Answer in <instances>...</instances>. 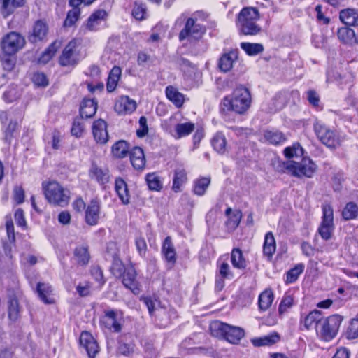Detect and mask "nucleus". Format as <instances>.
Returning a JSON list of instances; mask_svg holds the SVG:
<instances>
[{
    "label": "nucleus",
    "instance_id": "864d4df0",
    "mask_svg": "<svg viewBox=\"0 0 358 358\" xmlns=\"http://www.w3.org/2000/svg\"><path fill=\"white\" fill-rule=\"evenodd\" d=\"M240 47L248 56H255L264 51V46L261 43L242 42Z\"/></svg>",
    "mask_w": 358,
    "mask_h": 358
},
{
    "label": "nucleus",
    "instance_id": "5701e85b",
    "mask_svg": "<svg viewBox=\"0 0 358 358\" xmlns=\"http://www.w3.org/2000/svg\"><path fill=\"white\" fill-rule=\"evenodd\" d=\"M35 292L43 303L52 305L56 303L54 289L50 284L38 282L36 284Z\"/></svg>",
    "mask_w": 358,
    "mask_h": 358
},
{
    "label": "nucleus",
    "instance_id": "a878e982",
    "mask_svg": "<svg viewBox=\"0 0 358 358\" xmlns=\"http://www.w3.org/2000/svg\"><path fill=\"white\" fill-rule=\"evenodd\" d=\"M108 14L103 9H96L88 17L85 22L86 29L90 31H96L102 22L107 20Z\"/></svg>",
    "mask_w": 358,
    "mask_h": 358
},
{
    "label": "nucleus",
    "instance_id": "4468645a",
    "mask_svg": "<svg viewBox=\"0 0 358 358\" xmlns=\"http://www.w3.org/2000/svg\"><path fill=\"white\" fill-rule=\"evenodd\" d=\"M323 318L324 315L322 311L316 309L311 310L304 316H301L299 321L300 329L307 331L315 329L317 335V330L321 327Z\"/></svg>",
    "mask_w": 358,
    "mask_h": 358
},
{
    "label": "nucleus",
    "instance_id": "2eb2a0df",
    "mask_svg": "<svg viewBox=\"0 0 358 358\" xmlns=\"http://www.w3.org/2000/svg\"><path fill=\"white\" fill-rule=\"evenodd\" d=\"M88 176L92 180L99 184L103 190L106 189L107 185L110 180V172L108 167H102L96 163L92 164L88 171Z\"/></svg>",
    "mask_w": 358,
    "mask_h": 358
},
{
    "label": "nucleus",
    "instance_id": "4c0bfd02",
    "mask_svg": "<svg viewBox=\"0 0 358 358\" xmlns=\"http://www.w3.org/2000/svg\"><path fill=\"white\" fill-rule=\"evenodd\" d=\"M122 75V69L118 66H114L109 71L106 80V91L108 93L113 92L120 80Z\"/></svg>",
    "mask_w": 358,
    "mask_h": 358
},
{
    "label": "nucleus",
    "instance_id": "c85d7f7f",
    "mask_svg": "<svg viewBox=\"0 0 358 358\" xmlns=\"http://www.w3.org/2000/svg\"><path fill=\"white\" fill-rule=\"evenodd\" d=\"M230 262L234 268L243 271L248 266V260L240 248H233L230 252Z\"/></svg>",
    "mask_w": 358,
    "mask_h": 358
},
{
    "label": "nucleus",
    "instance_id": "9d476101",
    "mask_svg": "<svg viewBox=\"0 0 358 358\" xmlns=\"http://www.w3.org/2000/svg\"><path fill=\"white\" fill-rule=\"evenodd\" d=\"M322 222L317 229V232L324 241H328L332 237L334 231V210L330 204H324L322 207Z\"/></svg>",
    "mask_w": 358,
    "mask_h": 358
},
{
    "label": "nucleus",
    "instance_id": "f8f14e48",
    "mask_svg": "<svg viewBox=\"0 0 358 358\" xmlns=\"http://www.w3.org/2000/svg\"><path fill=\"white\" fill-rule=\"evenodd\" d=\"M96 0H69L68 4L71 8L66 13L64 20V27H71L79 20L81 15V6H90Z\"/></svg>",
    "mask_w": 358,
    "mask_h": 358
},
{
    "label": "nucleus",
    "instance_id": "72a5a7b5",
    "mask_svg": "<svg viewBox=\"0 0 358 358\" xmlns=\"http://www.w3.org/2000/svg\"><path fill=\"white\" fill-rule=\"evenodd\" d=\"M280 340V337L279 334L276 331H273L264 336L252 338L250 342L254 347H262L271 346L277 343Z\"/></svg>",
    "mask_w": 358,
    "mask_h": 358
},
{
    "label": "nucleus",
    "instance_id": "c9c22d12",
    "mask_svg": "<svg viewBox=\"0 0 358 358\" xmlns=\"http://www.w3.org/2000/svg\"><path fill=\"white\" fill-rule=\"evenodd\" d=\"M129 143L125 140L116 141L111 147V154L115 159H122L127 157L130 152Z\"/></svg>",
    "mask_w": 358,
    "mask_h": 358
},
{
    "label": "nucleus",
    "instance_id": "6e6d98bb",
    "mask_svg": "<svg viewBox=\"0 0 358 358\" xmlns=\"http://www.w3.org/2000/svg\"><path fill=\"white\" fill-rule=\"evenodd\" d=\"M294 162V160H278L273 164V166L277 172L280 173H287L292 176Z\"/></svg>",
    "mask_w": 358,
    "mask_h": 358
},
{
    "label": "nucleus",
    "instance_id": "37998d69",
    "mask_svg": "<svg viewBox=\"0 0 358 358\" xmlns=\"http://www.w3.org/2000/svg\"><path fill=\"white\" fill-rule=\"evenodd\" d=\"M337 36L345 44L354 45L358 43L355 31L348 26L339 28Z\"/></svg>",
    "mask_w": 358,
    "mask_h": 358
},
{
    "label": "nucleus",
    "instance_id": "20e7f679",
    "mask_svg": "<svg viewBox=\"0 0 358 358\" xmlns=\"http://www.w3.org/2000/svg\"><path fill=\"white\" fill-rule=\"evenodd\" d=\"M44 196L49 204L53 206L65 207L70 201L71 192L55 180L42 182Z\"/></svg>",
    "mask_w": 358,
    "mask_h": 358
},
{
    "label": "nucleus",
    "instance_id": "4be33fe9",
    "mask_svg": "<svg viewBox=\"0 0 358 358\" xmlns=\"http://www.w3.org/2000/svg\"><path fill=\"white\" fill-rule=\"evenodd\" d=\"M132 168L137 172H143L146 166V158L144 150L139 146L131 148L128 155Z\"/></svg>",
    "mask_w": 358,
    "mask_h": 358
},
{
    "label": "nucleus",
    "instance_id": "09e8293b",
    "mask_svg": "<svg viewBox=\"0 0 358 358\" xmlns=\"http://www.w3.org/2000/svg\"><path fill=\"white\" fill-rule=\"evenodd\" d=\"M194 129L195 125L193 122L178 123L175 126L174 137L179 139L187 136L194 131Z\"/></svg>",
    "mask_w": 358,
    "mask_h": 358
},
{
    "label": "nucleus",
    "instance_id": "f3484780",
    "mask_svg": "<svg viewBox=\"0 0 358 358\" xmlns=\"http://www.w3.org/2000/svg\"><path fill=\"white\" fill-rule=\"evenodd\" d=\"M101 213V203L98 198L92 199L85 210V222L89 226L99 224Z\"/></svg>",
    "mask_w": 358,
    "mask_h": 358
},
{
    "label": "nucleus",
    "instance_id": "603ef678",
    "mask_svg": "<svg viewBox=\"0 0 358 358\" xmlns=\"http://www.w3.org/2000/svg\"><path fill=\"white\" fill-rule=\"evenodd\" d=\"M227 140L222 132H217L211 139V145L213 149L219 152L224 153L226 150Z\"/></svg>",
    "mask_w": 358,
    "mask_h": 358
},
{
    "label": "nucleus",
    "instance_id": "79ce46f5",
    "mask_svg": "<svg viewBox=\"0 0 358 358\" xmlns=\"http://www.w3.org/2000/svg\"><path fill=\"white\" fill-rule=\"evenodd\" d=\"M339 19L345 26L355 27L358 24V13L353 8L343 9L339 12Z\"/></svg>",
    "mask_w": 358,
    "mask_h": 358
},
{
    "label": "nucleus",
    "instance_id": "c756f323",
    "mask_svg": "<svg viewBox=\"0 0 358 358\" xmlns=\"http://www.w3.org/2000/svg\"><path fill=\"white\" fill-rule=\"evenodd\" d=\"M228 254H224L219 257L216 262L215 274L221 275L222 278L232 279L234 277V275L228 263Z\"/></svg>",
    "mask_w": 358,
    "mask_h": 358
},
{
    "label": "nucleus",
    "instance_id": "6e6552de",
    "mask_svg": "<svg viewBox=\"0 0 358 358\" xmlns=\"http://www.w3.org/2000/svg\"><path fill=\"white\" fill-rule=\"evenodd\" d=\"M124 323L123 311L117 309L105 310L99 320V325L101 329L115 334L120 333L122 331Z\"/></svg>",
    "mask_w": 358,
    "mask_h": 358
},
{
    "label": "nucleus",
    "instance_id": "e433bc0d",
    "mask_svg": "<svg viewBox=\"0 0 358 358\" xmlns=\"http://www.w3.org/2000/svg\"><path fill=\"white\" fill-rule=\"evenodd\" d=\"M166 96L177 108L182 107L185 103V95L173 85H168L165 89Z\"/></svg>",
    "mask_w": 358,
    "mask_h": 358
},
{
    "label": "nucleus",
    "instance_id": "4d7b16f0",
    "mask_svg": "<svg viewBox=\"0 0 358 358\" xmlns=\"http://www.w3.org/2000/svg\"><path fill=\"white\" fill-rule=\"evenodd\" d=\"M343 336L348 340H353L358 338V317L352 318L345 331Z\"/></svg>",
    "mask_w": 358,
    "mask_h": 358
},
{
    "label": "nucleus",
    "instance_id": "412c9836",
    "mask_svg": "<svg viewBox=\"0 0 358 358\" xmlns=\"http://www.w3.org/2000/svg\"><path fill=\"white\" fill-rule=\"evenodd\" d=\"M108 124L101 119L94 120L92 125V132L94 141L100 145H105L109 140Z\"/></svg>",
    "mask_w": 358,
    "mask_h": 358
},
{
    "label": "nucleus",
    "instance_id": "49530a36",
    "mask_svg": "<svg viewBox=\"0 0 358 358\" xmlns=\"http://www.w3.org/2000/svg\"><path fill=\"white\" fill-rule=\"evenodd\" d=\"M146 185L150 190L160 192L163 189V181L156 172L148 173L145 177Z\"/></svg>",
    "mask_w": 358,
    "mask_h": 358
},
{
    "label": "nucleus",
    "instance_id": "473e14b6",
    "mask_svg": "<svg viewBox=\"0 0 358 358\" xmlns=\"http://www.w3.org/2000/svg\"><path fill=\"white\" fill-rule=\"evenodd\" d=\"M172 180V191L175 193L182 192L183 186L188 180L187 171L184 169L174 170Z\"/></svg>",
    "mask_w": 358,
    "mask_h": 358
},
{
    "label": "nucleus",
    "instance_id": "c03bdc74",
    "mask_svg": "<svg viewBox=\"0 0 358 358\" xmlns=\"http://www.w3.org/2000/svg\"><path fill=\"white\" fill-rule=\"evenodd\" d=\"M0 62L4 71L11 72L16 66L17 54L1 50Z\"/></svg>",
    "mask_w": 358,
    "mask_h": 358
},
{
    "label": "nucleus",
    "instance_id": "f257e3e1",
    "mask_svg": "<svg viewBox=\"0 0 358 358\" xmlns=\"http://www.w3.org/2000/svg\"><path fill=\"white\" fill-rule=\"evenodd\" d=\"M106 257L112 259L110 266L111 275L117 280L121 281L123 286L131 291L134 295L141 292V285L138 279V273L135 264L129 259L125 264L120 258V248L117 242L110 241L107 242L105 249Z\"/></svg>",
    "mask_w": 358,
    "mask_h": 358
},
{
    "label": "nucleus",
    "instance_id": "bf43d9fd",
    "mask_svg": "<svg viewBox=\"0 0 358 358\" xmlns=\"http://www.w3.org/2000/svg\"><path fill=\"white\" fill-rule=\"evenodd\" d=\"M358 213V206L353 202L346 203L342 211V217L345 220L356 218Z\"/></svg>",
    "mask_w": 358,
    "mask_h": 358
},
{
    "label": "nucleus",
    "instance_id": "f704fd0d",
    "mask_svg": "<svg viewBox=\"0 0 358 358\" xmlns=\"http://www.w3.org/2000/svg\"><path fill=\"white\" fill-rule=\"evenodd\" d=\"M62 44V41L61 40H55L52 41L41 53L38 58V62L43 64L48 63L61 48Z\"/></svg>",
    "mask_w": 358,
    "mask_h": 358
},
{
    "label": "nucleus",
    "instance_id": "39448f33",
    "mask_svg": "<svg viewBox=\"0 0 358 358\" xmlns=\"http://www.w3.org/2000/svg\"><path fill=\"white\" fill-rule=\"evenodd\" d=\"M210 330L215 335L233 345H238L245 336V329L241 327L234 326L221 321H215L210 324Z\"/></svg>",
    "mask_w": 358,
    "mask_h": 358
},
{
    "label": "nucleus",
    "instance_id": "a211bd4d",
    "mask_svg": "<svg viewBox=\"0 0 358 358\" xmlns=\"http://www.w3.org/2000/svg\"><path fill=\"white\" fill-rule=\"evenodd\" d=\"M205 31V27L200 24H197L196 19L189 17L185 22L184 28L180 31L178 38L180 41L190 36L198 38L202 36Z\"/></svg>",
    "mask_w": 358,
    "mask_h": 358
},
{
    "label": "nucleus",
    "instance_id": "dca6fc26",
    "mask_svg": "<svg viewBox=\"0 0 358 358\" xmlns=\"http://www.w3.org/2000/svg\"><path fill=\"white\" fill-rule=\"evenodd\" d=\"M91 258L88 243L78 244L73 248L71 261L77 267L85 268L90 264Z\"/></svg>",
    "mask_w": 358,
    "mask_h": 358
},
{
    "label": "nucleus",
    "instance_id": "de8ad7c7",
    "mask_svg": "<svg viewBox=\"0 0 358 358\" xmlns=\"http://www.w3.org/2000/svg\"><path fill=\"white\" fill-rule=\"evenodd\" d=\"M305 266L303 263L296 264L293 268L289 269L284 277V282L286 285L294 283L299 275L303 272Z\"/></svg>",
    "mask_w": 358,
    "mask_h": 358
},
{
    "label": "nucleus",
    "instance_id": "f03ea898",
    "mask_svg": "<svg viewBox=\"0 0 358 358\" xmlns=\"http://www.w3.org/2000/svg\"><path fill=\"white\" fill-rule=\"evenodd\" d=\"M252 104V96L248 88L243 85L237 86L233 92L224 96L220 105V110L226 117L230 113L238 115L248 113Z\"/></svg>",
    "mask_w": 358,
    "mask_h": 358
},
{
    "label": "nucleus",
    "instance_id": "e2e57ef3",
    "mask_svg": "<svg viewBox=\"0 0 358 358\" xmlns=\"http://www.w3.org/2000/svg\"><path fill=\"white\" fill-rule=\"evenodd\" d=\"M92 284L90 281L86 280L83 283H79L76 287V292L79 296L86 297L89 296L92 294Z\"/></svg>",
    "mask_w": 358,
    "mask_h": 358
},
{
    "label": "nucleus",
    "instance_id": "a18cd8bd",
    "mask_svg": "<svg viewBox=\"0 0 358 358\" xmlns=\"http://www.w3.org/2000/svg\"><path fill=\"white\" fill-rule=\"evenodd\" d=\"M211 182L209 176H200L194 180L192 192L195 195L199 196H203Z\"/></svg>",
    "mask_w": 358,
    "mask_h": 358
},
{
    "label": "nucleus",
    "instance_id": "393cba45",
    "mask_svg": "<svg viewBox=\"0 0 358 358\" xmlns=\"http://www.w3.org/2000/svg\"><path fill=\"white\" fill-rule=\"evenodd\" d=\"M98 109V102L94 98L84 97L80 103L79 116L85 119L92 118Z\"/></svg>",
    "mask_w": 358,
    "mask_h": 358
},
{
    "label": "nucleus",
    "instance_id": "2f4dec72",
    "mask_svg": "<svg viewBox=\"0 0 358 358\" xmlns=\"http://www.w3.org/2000/svg\"><path fill=\"white\" fill-rule=\"evenodd\" d=\"M225 215L227 219L225 222V227L228 231H234L239 225L242 219V212L241 210H232L231 208L228 207L225 210Z\"/></svg>",
    "mask_w": 358,
    "mask_h": 358
},
{
    "label": "nucleus",
    "instance_id": "ddd939ff",
    "mask_svg": "<svg viewBox=\"0 0 358 358\" xmlns=\"http://www.w3.org/2000/svg\"><path fill=\"white\" fill-rule=\"evenodd\" d=\"M317 165L309 157H303L301 161H294L292 176L298 178H311L317 171Z\"/></svg>",
    "mask_w": 358,
    "mask_h": 358
},
{
    "label": "nucleus",
    "instance_id": "a19ab883",
    "mask_svg": "<svg viewBox=\"0 0 358 358\" xmlns=\"http://www.w3.org/2000/svg\"><path fill=\"white\" fill-rule=\"evenodd\" d=\"M276 251V242L275 237L271 231H268L265 234L263 243V255L268 260L273 258Z\"/></svg>",
    "mask_w": 358,
    "mask_h": 358
},
{
    "label": "nucleus",
    "instance_id": "cd10ccee",
    "mask_svg": "<svg viewBox=\"0 0 358 358\" xmlns=\"http://www.w3.org/2000/svg\"><path fill=\"white\" fill-rule=\"evenodd\" d=\"M238 52L237 50H231L221 55L218 60V67L222 72L226 73L233 68V64L238 59Z\"/></svg>",
    "mask_w": 358,
    "mask_h": 358
},
{
    "label": "nucleus",
    "instance_id": "58836bf2",
    "mask_svg": "<svg viewBox=\"0 0 358 358\" xmlns=\"http://www.w3.org/2000/svg\"><path fill=\"white\" fill-rule=\"evenodd\" d=\"M274 300V294L271 289H266L258 296V309L259 312H265L270 308Z\"/></svg>",
    "mask_w": 358,
    "mask_h": 358
},
{
    "label": "nucleus",
    "instance_id": "7ed1b4c3",
    "mask_svg": "<svg viewBox=\"0 0 358 358\" xmlns=\"http://www.w3.org/2000/svg\"><path fill=\"white\" fill-rule=\"evenodd\" d=\"M260 18L259 10L255 7H243L237 14L236 25L238 33L243 36H256L262 31L257 23Z\"/></svg>",
    "mask_w": 358,
    "mask_h": 358
},
{
    "label": "nucleus",
    "instance_id": "b1692460",
    "mask_svg": "<svg viewBox=\"0 0 358 358\" xmlns=\"http://www.w3.org/2000/svg\"><path fill=\"white\" fill-rule=\"evenodd\" d=\"M136 103L128 96H121L115 102L114 110L120 115H130L136 109Z\"/></svg>",
    "mask_w": 358,
    "mask_h": 358
},
{
    "label": "nucleus",
    "instance_id": "680f3d73",
    "mask_svg": "<svg viewBox=\"0 0 358 358\" xmlns=\"http://www.w3.org/2000/svg\"><path fill=\"white\" fill-rule=\"evenodd\" d=\"M6 230L7 237L11 244H15L16 242L14 224L10 215L6 216Z\"/></svg>",
    "mask_w": 358,
    "mask_h": 358
},
{
    "label": "nucleus",
    "instance_id": "69168bd1",
    "mask_svg": "<svg viewBox=\"0 0 358 358\" xmlns=\"http://www.w3.org/2000/svg\"><path fill=\"white\" fill-rule=\"evenodd\" d=\"M90 274L99 285L102 287L106 283L103 272L99 266H94L90 269Z\"/></svg>",
    "mask_w": 358,
    "mask_h": 358
},
{
    "label": "nucleus",
    "instance_id": "aec40b11",
    "mask_svg": "<svg viewBox=\"0 0 358 358\" xmlns=\"http://www.w3.org/2000/svg\"><path fill=\"white\" fill-rule=\"evenodd\" d=\"M79 343L85 350L89 358H95L100 351L97 341L88 331H83L80 333Z\"/></svg>",
    "mask_w": 358,
    "mask_h": 358
},
{
    "label": "nucleus",
    "instance_id": "9b49d317",
    "mask_svg": "<svg viewBox=\"0 0 358 358\" xmlns=\"http://www.w3.org/2000/svg\"><path fill=\"white\" fill-rule=\"evenodd\" d=\"M25 44V38L20 33L12 31L2 37L0 48L1 51L17 54Z\"/></svg>",
    "mask_w": 358,
    "mask_h": 358
},
{
    "label": "nucleus",
    "instance_id": "338daca9",
    "mask_svg": "<svg viewBox=\"0 0 358 358\" xmlns=\"http://www.w3.org/2000/svg\"><path fill=\"white\" fill-rule=\"evenodd\" d=\"M135 245L139 256L145 257L148 250L147 243L145 238L142 236H137L135 238Z\"/></svg>",
    "mask_w": 358,
    "mask_h": 358
},
{
    "label": "nucleus",
    "instance_id": "7c9ffc66",
    "mask_svg": "<svg viewBox=\"0 0 358 358\" xmlns=\"http://www.w3.org/2000/svg\"><path fill=\"white\" fill-rule=\"evenodd\" d=\"M264 141L268 144L278 146L287 140L285 134L278 129H267L264 132Z\"/></svg>",
    "mask_w": 358,
    "mask_h": 358
},
{
    "label": "nucleus",
    "instance_id": "423d86ee",
    "mask_svg": "<svg viewBox=\"0 0 358 358\" xmlns=\"http://www.w3.org/2000/svg\"><path fill=\"white\" fill-rule=\"evenodd\" d=\"M81 39L72 38L64 48L58 57V64L62 67L74 68L80 61Z\"/></svg>",
    "mask_w": 358,
    "mask_h": 358
},
{
    "label": "nucleus",
    "instance_id": "774afa93",
    "mask_svg": "<svg viewBox=\"0 0 358 358\" xmlns=\"http://www.w3.org/2000/svg\"><path fill=\"white\" fill-rule=\"evenodd\" d=\"M32 81L38 87H46L49 84L46 75L43 72H36L33 74Z\"/></svg>",
    "mask_w": 358,
    "mask_h": 358
},
{
    "label": "nucleus",
    "instance_id": "8fccbe9b",
    "mask_svg": "<svg viewBox=\"0 0 358 358\" xmlns=\"http://www.w3.org/2000/svg\"><path fill=\"white\" fill-rule=\"evenodd\" d=\"M8 314L10 320L16 321L20 316L19 301L15 296H10L8 302Z\"/></svg>",
    "mask_w": 358,
    "mask_h": 358
},
{
    "label": "nucleus",
    "instance_id": "1a4fd4ad",
    "mask_svg": "<svg viewBox=\"0 0 358 358\" xmlns=\"http://www.w3.org/2000/svg\"><path fill=\"white\" fill-rule=\"evenodd\" d=\"M313 131L319 141L328 148H336L341 144V138L337 131L330 129L320 121L314 122Z\"/></svg>",
    "mask_w": 358,
    "mask_h": 358
},
{
    "label": "nucleus",
    "instance_id": "5fc2aeb1",
    "mask_svg": "<svg viewBox=\"0 0 358 358\" xmlns=\"http://www.w3.org/2000/svg\"><path fill=\"white\" fill-rule=\"evenodd\" d=\"M83 119L85 118L80 116L76 117L73 119L71 128V134L72 136L76 138H80L83 135L85 130V125Z\"/></svg>",
    "mask_w": 358,
    "mask_h": 358
},
{
    "label": "nucleus",
    "instance_id": "052dcab7",
    "mask_svg": "<svg viewBox=\"0 0 358 358\" xmlns=\"http://www.w3.org/2000/svg\"><path fill=\"white\" fill-rule=\"evenodd\" d=\"M299 151L301 155L303 154L304 150L301 144L299 142H294L291 146H287L284 149L283 154L285 158L290 159L297 156Z\"/></svg>",
    "mask_w": 358,
    "mask_h": 358
},
{
    "label": "nucleus",
    "instance_id": "ea45409f",
    "mask_svg": "<svg viewBox=\"0 0 358 358\" xmlns=\"http://www.w3.org/2000/svg\"><path fill=\"white\" fill-rule=\"evenodd\" d=\"M295 304L296 302L294 296L288 292H285L278 306V316L280 318H283L285 315L295 306Z\"/></svg>",
    "mask_w": 358,
    "mask_h": 358
},
{
    "label": "nucleus",
    "instance_id": "6ab92c4d",
    "mask_svg": "<svg viewBox=\"0 0 358 358\" xmlns=\"http://www.w3.org/2000/svg\"><path fill=\"white\" fill-rule=\"evenodd\" d=\"M49 31V27L44 20H38L34 22L31 31L27 36L28 41L36 44L46 40Z\"/></svg>",
    "mask_w": 358,
    "mask_h": 358
},
{
    "label": "nucleus",
    "instance_id": "0e129e2a",
    "mask_svg": "<svg viewBox=\"0 0 358 358\" xmlns=\"http://www.w3.org/2000/svg\"><path fill=\"white\" fill-rule=\"evenodd\" d=\"M134 347L135 344L134 343V342H131L129 343L119 342L117 348V352L120 355L129 357L133 354L134 351Z\"/></svg>",
    "mask_w": 358,
    "mask_h": 358
},
{
    "label": "nucleus",
    "instance_id": "3c124183",
    "mask_svg": "<svg viewBox=\"0 0 358 358\" xmlns=\"http://www.w3.org/2000/svg\"><path fill=\"white\" fill-rule=\"evenodd\" d=\"M26 0H2L1 10L3 15L8 16L17 8L23 6Z\"/></svg>",
    "mask_w": 358,
    "mask_h": 358
},
{
    "label": "nucleus",
    "instance_id": "bb28decb",
    "mask_svg": "<svg viewBox=\"0 0 358 358\" xmlns=\"http://www.w3.org/2000/svg\"><path fill=\"white\" fill-rule=\"evenodd\" d=\"M114 189L118 199L122 205L130 203L131 194L126 181L122 177H117L115 179Z\"/></svg>",
    "mask_w": 358,
    "mask_h": 358
},
{
    "label": "nucleus",
    "instance_id": "0eeeda50",
    "mask_svg": "<svg viewBox=\"0 0 358 358\" xmlns=\"http://www.w3.org/2000/svg\"><path fill=\"white\" fill-rule=\"evenodd\" d=\"M343 320V317L339 314L324 316L321 327L317 330V336L324 342L332 341L336 337Z\"/></svg>",
    "mask_w": 358,
    "mask_h": 358
},
{
    "label": "nucleus",
    "instance_id": "13d9d810",
    "mask_svg": "<svg viewBox=\"0 0 358 358\" xmlns=\"http://www.w3.org/2000/svg\"><path fill=\"white\" fill-rule=\"evenodd\" d=\"M147 8L143 3L134 2L131 15L138 21H143L146 18Z\"/></svg>",
    "mask_w": 358,
    "mask_h": 358
}]
</instances>
